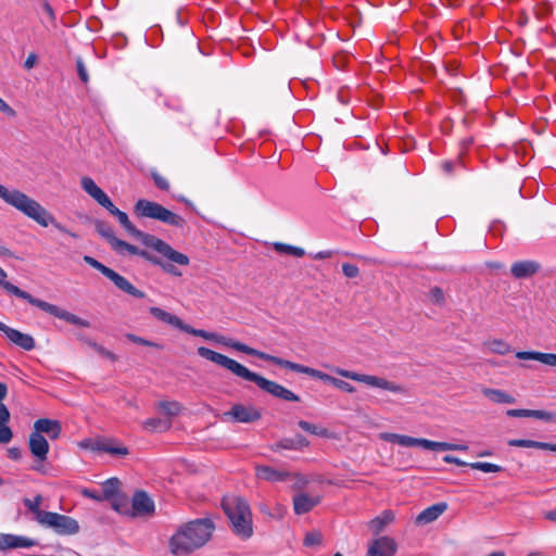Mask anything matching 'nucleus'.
I'll return each instance as SVG.
<instances>
[{
    "label": "nucleus",
    "instance_id": "obj_1",
    "mask_svg": "<svg viewBox=\"0 0 556 556\" xmlns=\"http://www.w3.org/2000/svg\"><path fill=\"white\" fill-rule=\"evenodd\" d=\"M80 186L83 190L89 197H91L99 205L103 206L110 212V214L115 216L121 226L130 236L140 240L146 247L151 248L153 251L159 253V255H162L164 258L173 263H176L180 266H188L190 264V258L187 254H184L175 250L164 240L137 229L135 225L130 222L128 215L113 204L108 194L94 182L92 178L88 176L81 177Z\"/></svg>",
    "mask_w": 556,
    "mask_h": 556
},
{
    "label": "nucleus",
    "instance_id": "obj_2",
    "mask_svg": "<svg viewBox=\"0 0 556 556\" xmlns=\"http://www.w3.org/2000/svg\"><path fill=\"white\" fill-rule=\"evenodd\" d=\"M197 352L201 357L211 361L212 363L229 370L235 376L243 380L254 382L260 389L271 394L275 397L289 402L300 401V397L289 389L285 388L283 386L275 381L268 380L256 372L251 371L242 364L224 354L217 353L204 346L198 348Z\"/></svg>",
    "mask_w": 556,
    "mask_h": 556
},
{
    "label": "nucleus",
    "instance_id": "obj_3",
    "mask_svg": "<svg viewBox=\"0 0 556 556\" xmlns=\"http://www.w3.org/2000/svg\"><path fill=\"white\" fill-rule=\"evenodd\" d=\"M215 526L210 519H197L181 526L169 540V551L185 556L204 546L212 538Z\"/></svg>",
    "mask_w": 556,
    "mask_h": 556
},
{
    "label": "nucleus",
    "instance_id": "obj_4",
    "mask_svg": "<svg viewBox=\"0 0 556 556\" xmlns=\"http://www.w3.org/2000/svg\"><path fill=\"white\" fill-rule=\"evenodd\" d=\"M0 199L13 206L28 218H31L42 227L52 225L58 230L77 238V235L66 229L49 213L39 202L17 189H9L0 184Z\"/></svg>",
    "mask_w": 556,
    "mask_h": 556
},
{
    "label": "nucleus",
    "instance_id": "obj_5",
    "mask_svg": "<svg viewBox=\"0 0 556 556\" xmlns=\"http://www.w3.org/2000/svg\"><path fill=\"white\" fill-rule=\"evenodd\" d=\"M7 273L0 267V287H2L7 292L14 294L15 296L26 300L31 305L39 307L40 309L53 315L54 317L65 320L70 324H73L78 327L88 328L90 327V323L78 317L75 314H72L54 304H50L46 301L36 299L31 296L28 292L21 290L18 287L10 283L5 280Z\"/></svg>",
    "mask_w": 556,
    "mask_h": 556
},
{
    "label": "nucleus",
    "instance_id": "obj_6",
    "mask_svg": "<svg viewBox=\"0 0 556 556\" xmlns=\"http://www.w3.org/2000/svg\"><path fill=\"white\" fill-rule=\"evenodd\" d=\"M223 508L233 532L243 539L250 538L253 533L252 514L247 501L238 496H228L223 501Z\"/></svg>",
    "mask_w": 556,
    "mask_h": 556
},
{
    "label": "nucleus",
    "instance_id": "obj_7",
    "mask_svg": "<svg viewBox=\"0 0 556 556\" xmlns=\"http://www.w3.org/2000/svg\"><path fill=\"white\" fill-rule=\"evenodd\" d=\"M379 439L386 442H391L405 447L419 446L431 451H467L466 444H454L447 442L431 441L422 438H413L406 434H399L392 432L379 433Z\"/></svg>",
    "mask_w": 556,
    "mask_h": 556
},
{
    "label": "nucleus",
    "instance_id": "obj_8",
    "mask_svg": "<svg viewBox=\"0 0 556 556\" xmlns=\"http://www.w3.org/2000/svg\"><path fill=\"white\" fill-rule=\"evenodd\" d=\"M134 213L138 217L152 218L178 228H181L185 225V219L180 215L167 210L156 202L146 199H140L136 202L134 205Z\"/></svg>",
    "mask_w": 556,
    "mask_h": 556
},
{
    "label": "nucleus",
    "instance_id": "obj_9",
    "mask_svg": "<svg viewBox=\"0 0 556 556\" xmlns=\"http://www.w3.org/2000/svg\"><path fill=\"white\" fill-rule=\"evenodd\" d=\"M181 331H185L187 333H190V334H193V336H197V337H201L205 340H210V341H215V342H218V343H222L228 348H231L236 351H239V352H242L244 354H248V355H251V356H255V357H258L263 361H267V362H274L275 361V356L274 355H270V354H267V353H264V352H261L258 350H255L253 348H250L249 345L244 344V343H241V342H238V341H235L232 339H227L223 336H218L214 332H208V331H205V330H202V329H195L187 324L184 325L182 327V330Z\"/></svg>",
    "mask_w": 556,
    "mask_h": 556
},
{
    "label": "nucleus",
    "instance_id": "obj_10",
    "mask_svg": "<svg viewBox=\"0 0 556 556\" xmlns=\"http://www.w3.org/2000/svg\"><path fill=\"white\" fill-rule=\"evenodd\" d=\"M274 364L278 365V366H281V367H285V368H288L290 370H293V371H296V372H301V374H305V375H308L313 378H316V379H319L324 382H327V383H330L332 384L333 387H336L337 389H340L346 393H354L355 392V388L344 381V380H341V379H338V378H334L328 374H325L320 370H317L315 368H312V367H307V366H304V365H301V364H298V363H293V362H290V361H287V359H283V358H280V357H277L275 356V361L273 362Z\"/></svg>",
    "mask_w": 556,
    "mask_h": 556
},
{
    "label": "nucleus",
    "instance_id": "obj_11",
    "mask_svg": "<svg viewBox=\"0 0 556 556\" xmlns=\"http://www.w3.org/2000/svg\"><path fill=\"white\" fill-rule=\"evenodd\" d=\"M333 371L343 378L362 382L372 388L387 390L392 393H405L406 391L402 384L395 383L382 377L358 374L342 368H334Z\"/></svg>",
    "mask_w": 556,
    "mask_h": 556
},
{
    "label": "nucleus",
    "instance_id": "obj_12",
    "mask_svg": "<svg viewBox=\"0 0 556 556\" xmlns=\"http://www.w3.org/2000/svg\"><path fill=\"white\" fill-rule=\"evenodd\" d=\"M41 516V526L54 530L59 535H74L80 530L78 521L70 516L52 511Z\"/></svg>",
    "mask_w": 556,
    "mask_h": 556
},
{
    "label": "nucleus",
    "instance_id": "obj_13",
    "mask_svg": "<svg viewBox=\"0 0 556 556\" xmlns=\"http://www.w3.org/2000/svg\"><path fill=\"white\" fill-rule=\"evenodd\" d=\"M28 446L31 455L36 458V463L31 469L41 473H46L43 468V462L47 459L49 453V443L47 439L38 434V432H31L29 435Z\"/></svg>",
    "mask_w": 556,
    "mask_h": 556
},
{
    "label": "nucleus",
    "instance_id": "obj_14",
    "mask_svg": "<svg viewBox=\"0 0 556 556\" xmlns=\"http://www.w3.org/2000/svg\"><path fill=\"white\" fill-rule=\"evenodd\" d=\"M397 544L394 539L383 535L371 540L368 543L365 556H394Z\"/></svg>",
    "mask_w": 556,
    "mask_h": 556
},
{
    "label": "nucleus",
    "instance_id": "obj_15",
    "mask_svg": "<svg viewBox=\"0 0 556 556\" xmlns=\"http://www.w3.org/2000/svg\"><path fill=\"white\" fill-rule=\"evenodd\" d=\"M127 254L139 255L146 258L147 261L151 262L152 264L160 266L165 273L169 275L181 276V273L175 266L177 264L164 258L162 255L154 256L148 253L147 251L139 250L137 247L129 243L127 248Z\"/></svg>",
    "mask_w": 556,
    "mask_h": 556
},
{
    "label": "nucleus",
    "instance_id": "obj_16",
    "mask_svg": "<svg viewBox=\"0 0 556 556\" xmlns=\"http://www.w3.org/2000/svg\"><path fill=\"white\" fill-rule=\"evenodd\" d=\"M236 422H254L261 418V412L252 405L236 404L224 414Z\"/></svg>",
    "mask_w": 556,
    "mask_h": 556
},
{
    "label": "nucleus",
    "instance_id": "obj_17",
    "mask_svg": "<svg viewBox=\"0 0 556 556\" xmlns=\"http://www.w3.org/2000/svg\"><path fill=\"white\" fill-rule=\"evenodd\" d=\"M86 447H90L92 451L104 452L114 456H127L129 454L128 448L122 443L108 439V440H96L84 444Z\"/></svg>",
    "mask_w": 556,
    "mask_h": 556
},
{
    "label": "nucleus",
    "instance_id": "obj_18",
    "mask_svg": "<svg viewBox=\"0 0 556 556\" xmlns=\"http://www.w3.org/2000/svg\"><path fill=\"white\" fill-rule=\"evenodd\" d=\"M131 506L134 516L149 517L152 516L155 510L153 500L143 491L135 492Z\"/></svg>",
    "mask_w": 556,
    "mask_h": 556
},
{
    "label": "nucleus",
    "instance_id": "obj_19",
    "mask_svg": "<svg viewBox=\"0 0 556 556\" xmlns=\"http://www.w3.org/2000/svg\"><path fill=\"white\" fill-rule=\"evenodd\" d=\"M0 331H2L12 343L21 346L26 351H30L35 348V341L31 336L13 329L2 321H0Z\"/></svg>",
    "mask_w": 556,
    "mask_h": 556
},
{
    "label": "nucleus",
    "instance_id": "obj_20",
    "mask_svg": "<svg viewBox=\"0 0 556 556\" xmlns=\"http://www.w3.org/2000/svg\"><path fill=\"white\" fill-rule=\"evenodd\" d=\"M5 395L7 386L0 383V443H8L13 437L11 429L7 426L10 419V413L5 405L2 403Z\"/></svg>",
    "mask_w": 556,
    "mask_h": 556
},
{
    "label": "nucleus",
    "instance_id": "obj_21",
    "mask_svg": "<svg viewBox=\"0 0 556 556\" xmlns=\"http://www.w3.org/2000/svg\"><path fill=\"white\" fill-rule=\"evenodd\" d=\"M254 469L256 478L268 482L287 481L291 477L290 471L279 470L270 466L255 465Z\"/></svg>",
    "mask_w": 556,
    "mask_h": 556
},
{
    "label": "nucleus",
    "instance_id": "obj_22",
    "mask_svg": "<svg viewBox=\"0 0 556 556\" xmlns=\"http://www.w3.org/2000/svg\"><path fill=\"white\" fill-rule=\"evenodd\" d=\"M103 275L106 278H109L122 291H124L135 298H138V299L144 298V293L142 291H140L139 289L134 287L125 277L117 274L113 269L108 267V269L105 270V273Z\"/></svg>",
    "mask_w": 556,
    "mask_h": 556
},
{
    "label": "nucleus",
    "instance_id": "obj_23",
    "mask_svg": "<svg viewBox=\"0 0 556 556\" xmlns=\"http://www.w3.org/2000/svg\"><path fill=\"white\" fill-rule=\"evenodd\" d=\"M35 545L31 539L26 536L0 533V549L28 548Z\"/></svg>",
    "mask_w": 556,
    "mask_h": 556
},
{
    "label": "nucleus",
    "instance_id": "obj_24",
    "mask_svg": "<svg viewBox=\"0 0 556 556\" xmlns=\"http://www.w3.org/2000/svg\"><path fill=\"white\" fill-rule=\"evenodd\" d=\"M320 502V496L299 493L293 497V508L296 515H303L311 511Z\"/></svg>",
    "mask_w": 556,
    "mask_h": 556
},
{
    "label": "nucleus",
    "instance_id": "obj_25",
    "mask_svg": "<svg viewBox=\"0 0 556 556\" xmlns=\"http://www.w3.org/2000/svg\"><path fill=\"white\" fill-rule=\"evenodd\" d=\"M61 425L58 420L49 418H40L34 422V431L38 434L46 433L51 440H55L61 434Z\"/></svg>",
    "mask_w": 556,
    "mask_h": 556
},
{
    "label": "nucleus",
    "instance_id": "obj_26",
    "mask_svg": "<svg viewBox=\"0 0 556 556\" xmlns=\"http://www.w3.org/2000/svg\"><path fill=\"white\" fill-rule=\"evenodd\" d=\"M515 356L518 359L523 361H536L548 367L556 368V354L555 353H543L539 351H519L516 352Z\"/></svg>",
    "mask_w": 556,
    "mask_h": 556
},
{
    "label": "nucleus",
    "instance_id": "obj_27",
    "mask_svg": "<svg viewBox=\"0 0 556 556\" xmlns=\"http://www.w3.org/2000/svg\"><path fill=\"white\" fill-rule=\"evenodd\" d=\"M447 509V504L445 502H440L434 505H431L424 509L417 517L416 523L418 525H428L437 520L445 510Z\"/></svg>",
    "mask_w": 556,
    "mask_h": 556
},
{
    "label": "nucleus",
    "instance_id": "obj_28",
    "mask_svg": "<svg viewBox=\"0 0 556 556\" xmlns=\"http://www.w3.org/2000/svg\"><path fill=\"white\" fill-rule=\"evenodd\" d=\"M309 445V441L303 435L298 434L294 438H285L270 446V450L278 452L280 450L300 451Z\"/></svg>",
    "mask_w": 556,
    "mask_h": 556
},
{
    "label": "nucleus",
    "instance_id": "obj_29",
    "mask_svg": "<svg viewBox=\"0 0 556 556\" xmlns=\"http://www.w3.org/2000/svg\"><path fill=\"white\" fill-rule=\"evenodd\" d=\"M540 269V265L533 261L516 262L511 265L510 271L515 278H528Z\"/></svg>",
    "mask_w": 556,
    "mask_h": 556
},
{
    "label": "nucleus",
    "instance_id": "obj_30",
    "mask_svg": "<svg viewBox=\"0 0 556 556\" xmlns=\"http://www.w3.org/2000/svg\"><path fill=\"white\" fill-rule=\"evenodd\" d=\"M149 312L154 318H156L161 323H164L166 325L178 328L179 330H182L185 323L178 316H176L169 312H166L160 307H156V306L150 307Z\"/></svg>",
    "mask_w": 556,
    "mask_h": 556
},
{
    "label": "nucleus",
    "instance_id": "obj_31",
    "mask_svg": "<svg viewBox=\"0 0 556 556\" xmlns=\"http://www.w3.org/2000/svg\"><path fill=\"white\" fill-rule=\"evenodd\" d=\"M481 393L494 404H514L516 402L515 397L504 390L482 388Z\"/></svg>",
    "mask_w": 556,
    "mask_h": 556
},
{
    "label": "nucleus",
    "instance_id": "obj_32",
    "mask_svg": "<svg viewBox=\"0 0 556 556\" xmlns=\"http://www.w3.org/2000/svg\"><path fill=\"white\" fill-rule=\"evenodd\" d=\"M394 520V514L391 510H384L376 518L371 519L368 523L369 529L379 534Z\"/></svg>",
    "mask_w": 556,
    "mask_h": 556
},
{
    "label": "nucleus",
    "instance_id": "obj_33",
    "mask_svg": "<svg viewBox=\"0 0 556 556\" xmlns=\"http://www.w3.org/2000/svg\"><path fill=\"white\" fill-rule=\"evenodd\" d=\"M483 349L488 353L506 355L511 352V346L503 339H489L483 342Z\"/></svg>",
    "mask_w": 556,
    "mask_h": 556
},
{
    "label": "nucleus",
    "instance_id": "obj_34",
    "mask_svg": "<svg viewBox=\"0 0 556 556\" xmlns=\"http://www.w3.org/2000/svg\"><path fill=\"white\" fill-rule=\"evenodd\" d=\"M172 426V421L169 418H150L143 422V428L149 431H165L168 430Z\"/></svg>",
    "mask_w": 556,
    "mask_h": 556
},
{
    "label": "nucleus",
    "instance_id": "obj_35",
    "mask_svg": "<svg viewBox=\"0 0 556 556\" xmlns=\"http://www.w3.org/2000/svg\"><path fill=\"white\" fill-rule=\"evenodd\" d=\"M42 503L41 495H37L34 500L25 498L24 505L35 515L36 520L41 525L42 523V516L46 515L49 511H43L40 509V505Z\"/></svg>",
    "mask_w": 556,
    "mask_h": 556
},
{
    "label": "nucleus",
    "instance_id": "obj_36",
    "mask_svg": "<svg viewBox=\"0 0 556 556\" xmlns=\"http://www.w3.org/2000/svg\"><path fill=\"white\" fill-rule=\"evenodd\" d=\"M299 427L311 433V434H314V435H317V437H321V438H329L330 437V433L328 431V429L326 428H323V427H319L315 424H312V422H308V421H305V420H300L298 422Z\"/></svg>",
    "mask_w": 556,
    "mask_h": 556
},
{
    "label": "nucleus",
    "instance_id": "obj_37",
    "mask_svg": "<svg viewBox=\"0 0 556 556\" xmlns=\"http://www.w3.org/2000/svg\"><path fill=\"white\" fill-rule=\"evenodd\" d=\"M118 486L119 481L117 478H110L106 481H104L102 484L103 500H110L113 498L115 495H118Z\"/></svg>",
    "mask_w": 556,
    "mask_h": 556
},
{
    "label": "nucleus",
    "instance_id": "obj_38",
    "mask_svg": "<svg viewBox=\"0 0 556 556\" xmlns=\"http://www.w3.org/2000/svg\"><path fill=\"white\" fill-rule=\"evenodd\" d=\"M274 249L278 253L289 254L296 257H302L305 254V251L302 248L293 247L281 242L274 243Z\"/></svg>",
    "mask_w": 556,
    "mask_h": 556
},
{
    "label": "nucleus",
    "instance_id": "obj_39",
    "mask_svg": "<svg viewBox=\"0 0 556 556\" xmlns=\"http://www.w3.org/2000/svg\"><path fill=\"white\" fill-rule=\"evenodd\" d=\"M94 227H96V230L97 232L103 237L110 244L114 241V239L116 238L114 236V232H113V229L112 227L105 223V222H102V220H97L94 223Z\"/></svg>",
    "mask_w": 556,
    "mask_h": 556
},
{
    "label": "nucleus",
    "instance_id": "obj_40",
    "mask_svg": "<svg viewBox=\"0 0 556 556\" xmlns=\"http://www.w3.org/2000/svg\"><path fill=\"white\" fill-rule=\"evenodd\" d=\"M159 408L162 413L167 415L168 418L170 419V417H174L180 413L181 405L175 401H172V402L165 401V402H161L159 404Z\"/></svg>",
    "mask_w": 556,
    "mask_h": 556
},
{
    "label": "nucleus",
    "instance_id": "obj_41",
    "mask_svg": "<svg viewBox=\"0 0 556 556\" xmlns=\"http://www.w3.org/2000/svg\"><path fill=\"white\" fill-rule=\"evenodd\" d=\"M469 467L476 470H480L482 472H501L503 468L500 465L484 462L470 463Z\"/></svg>",
    "mask_w": 556,
    "mask_h": 556
},
{
    "label": "nucleus",
    "instance_id": "obj_42",
    "mask_svg": "<svg viewBox=\"0 0 556 556\" xmlns=\"http://www.w3.org/2000/svg\"><path fill=\"white\" fill-rule=\"evenodd\" d=\"M429 301L434 304L442 306L445 303V294L440 287H432L428 293Z\"/></svg>",
    "mask_w": 556,
    "mask_h": 556
},
{
    "label": "nucleus",
    "instance_id": "obj_43",
    "mask_svg": "<svg viewBox=\"0 0 556 556\" xmlns=\"http://www.w3.org/2000/svg\"><path fill=\"white\" fill-rule=\"evenodd\" d=\"M323 543V534L319 531H311L305 534L304 545L307 547H317Z\"/></svg>",
    "mask_w": 556,
    "mask_h": 556
},
{
    "label": "nucleus",
    "instance_id": "obj_44",
    "mask_svg": "<svg viewBox=\"0 0 556 556\" xmlns=\"http://www.w3.org/2000/svg\"><path fill=\"white\" fill-rule=\"evenodd\" d=\"M529 417L545 421H556V414L547 410L529 409Z\"/></svg>",
    "mask_w": 556,
    "mask_h": 556
},
{
    "label": "nucleus",
    "instance_id": "obj_45",
    "mask_svg": "<svg viewBox=\"0 0 556 556\" xmlns=\"http://www.w3.org/2000/svg\"><path fill=\"white\" fill-rule=\"evenodd\" d=\"M126 338L129 341H131L132 343H136V344H140V345H144V346H151V348H155V349H162L161 344H159L156 342H153V341H149L147 339H143V338L138 337V336L132 334V333H127Z\"/></svg>",
    "mask_w": 556,
    "mask_h": 556
},
{
    "label": "nucleus",
    "instance_id": "obj_46",
    "mask_svg": "<svg viewBox=\"0 0 556 556\" xmlns=\"http://www.w3.org/2000/svg\"><path fill=\"white\" fill-rule=\"evenodd\" d=\"M342 271H343V275L348 278H355L359 274L358 267L351 263H343Z\"/></svg>",
    "mask_w": 556,
    "mask_h": 556
},
{
    "label": "nucleus",
    "instance_id": "obj_47",
    "mask_svg": "<svg viewBox=\"0 0 556 556\" xmlns=\"http://www.w3.org/2000/svg\"><path fill=\"white\" fill-rule=\"evenodd\" d=\"M289 480L293 481V488L296 490L305 488L308 483V480L300 473L291 472V477L289 478Z\"/></svg>",
    "mask_w": 556,
    "mask_h": 556
},
{
    "label": "nucleus",
    "instance_id": "obj_48",
    "mask_svg": "<svg viewBox=\"0 0 556 556\" xmlns=\"http://www.w3.org/2000/svg\"><path fill=\"white\" fill-rule=\"evenodd\" d=\"M111 248L121 255L127 254L128 243L124 240L115 238L111 243Z\"/></svg>",
    "mask_w": 556,
    "mask_h": 556
},
{
    "label": "nucleus",
    "instance_id": "obj_49",
    "mask_svg": "<svg viewBox=\"0 0 556 556\" xmlns=\"http://www.w3.org/2000/svg\"><path fill=\"white\" fill-rule=\"evenodd\" d=\"M152 178H153L155 186L159 189L165 190V191L169 189V184H168L167 179L165 177H163L162 175H160L159 173L153 172Z\"/></svg>",
    "mask_w": 556,
    "mask_h": 556
},
{
    "label": "nucleus",
    "instance_id": "obj_50",
    "mask_svg": "<svg viewBox=\"0 0 556 556\" xmlns=\"http://www.w3.org/2000/svg\"><path fill=\"white\" fill-rule=\"evenodd\" d=\"M76 66H77V73H78L79 78L81 79L83 83L87 84L89 80V76H88L87 68H86L81 58H78L76 60Z\"/></svg>",
    "mask_w": 556,
    "mask_h": 556
},
{
    "label": "nucleus",
    "instance_id": "obj_51",
    "mask_svg": "<svg viewBox=\"0 0 556 556\" xmlns=\"http://www.w3.org/2000/svg\"><path fill=\"white\" fill-rule=\"evenodd\" d=\"M84 261L90 265L91 267H93L94 269L99 270L102 275L105 273V270L108 269V267L105 265H103L102 263H100L99 261H97L96 258L91 257V256H85L84 257Z\"/></svg>",
    "mask_w": 556,
    "mask_h": 556
},
{
    "label": "nucleus",
    "instance_id": "obj_52",
    "mask_svg": "<svg viewBox=\"0 0 556 556\" xmlns=\"http://www.w3.org/2000/svg\"><path fill=\"white\" fill-rule=\"evenodd\" d=\"M510 446L516 447H534L535 441L533 440H522V439H514L508 442Z\"/></svg>",
    "mask_w": 556,
    "mask_h": 556
},
{
    "label": "nucleus",
    "instance_id": "obj_53",
    "mask_svg": "<svg viewBox=\"0 0 556 556\" xmlns=\"http://www.w3.org/2000/svg\"><path fill=\"white\" fill-rule=\"evenodd\" d=\"M93 349L96 350L97 353H99L101 356L112 361V362H115L117 359L116 355L114 353H112L111 351L104 349L103 346L101 345H98V344H93Z\"/></svg>",
    "mask_w": 556,
    "mask_h": 556
},
{
    "label": "nucleus",
    "instance_id": "obj_54",
    "mask_svg": "<svg viewBox=\"0 0 556 556\" xmlns=\"http://www.w3.org/2000/svg\"><path fill=\"white\" fill-rule=\"evenodd\" d=\"M0 112L10 117H14L16 115V112L2 98H0Z\"/></svg>",
    "mask_w": 556,
    "mask_h": 556
},
{
    "label": "nucleus",
    "instance_id": "obj_55",
    "mask_svg": "<svg viewBox=\"0 0 556 556\" xmlns=\"http://www.w3.org/2000/svg\"><path fill=\"white\" fill-rule=\"evenodd\" d=\"M443 462L446 463V464H454V465L460 466V467L469 466L468 463H466V462H464V460H462V459H459V458H457L455 456H452V455H445L443 457Z\"/></svg>",
    "mask_w": 556,
    "mask_h": 556
},
{
    "label": "nucleus",
    "instance_id": "obj_56",
    "mask_svg": "<svg viewBox=\"0 0 556 556\" xmlns=\"http://www.w3.org/2000/svg\"><path fill=\"white\" fill-rule=\"evenodd\" d=\"M37 63V55L31 52L28 54V56L26 58L25 62H24V68L29 71L31 70Z\"/></svg>",
    "mask_w": 556,
    "mask_h": 556
},
{
    "label": "nucleus",
    "instance_id": "obj_57",
    "mask_svg": "<svg viewBox=\"0 0 556 556\" xmlns=\"http://www.w3.org/2000/svg\"><path fill=\"white\" fill-rule=\"evenodd\" d=\"M506 414L509 417H529V409H508Z\"/></svg>",
    "mask_w": 556,
    "mask_h": 556
},
{
    "label": "nucleus",
    "instance_id": "obj_58",
    "mask_svg": "<svg viewBox=\"0 0 556 556\" xmlns=\"http://www.w3.org/2000/svg\"><path fill=\"white\" fill-rule=\"evenodd\" d=\"M81 494L88 498H91V500H94V501H102L103 500V496L98 494L97 492L94 491H91V490H88V489H84L81 491Z\"/></svg>",
    "mask_w": 556,
    "mask_h": 556
},
{
    "label": "nucleus",
    "instance_id": "obj_59",
    "mask_svg": "<svg viewBox=\"0 0 556 556\" xmlns=\"http://www.w3.org/2000/svg\"><path fill=\"white\" fill-rule=\"evenodd\" d=\"M112 501V508L116 510L117 513H122V498L119 495H115L113 498H110Z\"/></svg>",
    "mask_w": 556,
    "mask_h": 556
},
{
    "label": "nucleus",
    "instance_id": "obj_60",
    "mask_svg": "<svg viewBox=\"0 0 556 556\" xmlns=\"http://www.w3.org/2000/svg\"><path fill=\"white\" fill-rule=\"evenodd\" d=\"M8 455L11 459L17 460L22 456V452L18 447H11L8 450Z\"/></svg>",
    "mask_w": 556,
    "mask_h": 556
},
{
    "label": "nucleus",
    "instance_id": "obj_61",
    "mask_svg": "<svg viewBox=\"0 0 556 556\" xmlns=\"http://www.w3.org/2000/svg\"><path fill=\"white\" fill-rule=\"evenodd\" d=\"M332 256H333V251L326 250V251H320V252L316 253L313 257L315 260H323V258H330Z\"/></svg>",
    "mask_w": 556,
    "mask_h": 556
},
{
    "label": "nucleus",
    "instance_id": "obj_62",
    "mask_svg": "<svg viewBox=\"0 0 556 556\" xmlns=\"http://www.w3.org/2000/svg\"><path fill=\"white\" fill-rule=\"evenodd\" d=\"M534 447L535 448H540V450H548V451L554 452L555 444L535 441Z\"/></svg>",
    "mask_w": 556,
    "mask_h": 556
},
{
    "label": "nucleus",
    "instance_id": "obj_63",
    "mask_svg": "<svg viewBox=\"0 0 556 556\" xmlns=\"http://www.w3.org/2000/svg\"><path fill=\"white\" fill-rule=\"evenodd\" d=\"M42 8H43V11L46 12V14L49 16V18L53 20L54 18V13H53V10H52L51 5L49 3H47V2H45Z\"/></svg>",
    "mask_w": 556,
    "mask_h": 556
},
{
    "label": "nucleus",
    "instance_id": "obj_64",
    "mask_svg": "<svg viewBox=\"0 0 556 556\" xmlns=\"http://www.w3.org/2000/svg\"><path fill=\"white\" fill-rule=\"evenodd\" d=\"M453 166L454 164L450 161H445L442 163V168L446 172V173H452L453 170Z\"/></svg>",
    "mask_w": 556,
    "mask_h": 556
}]
</instances>
